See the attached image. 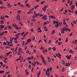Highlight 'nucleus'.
<instances>
[{
    "label": "nucleus",
    "mask_w": 77,
    "mask_h": 77,
    "mask_svg": "<svg viewBox=\"0 0 77 77\" xmlns=\"http://www.w3.org/2000/svg\"><path fill=\"white\" fill-rule=\"evenodd\" d=\"M68 29L66 27L63 28H61V30H62L61 32V33H64L65 31H66V32L68 31Z\"/></svg>",
    "instance_id": "obj_1"
},
{
    "label": "nucleus",
    "mask_w": 77,
    "mask_h": 77,
    "mask_svg": "<svg viewBox=\"0 0 77 77\" xmlns=\"http://www.w3.org/2000/svg\"><path fill=\"white\" fill-rule=\"evenodd\" d=\"M42 19L43 20H47V19H48V18H47V15H45L43 16L42 18Z\"/></svg>",
    "instance_id": "obj_2"
},
{
    "label": "nucleus",
    "mask_w": 77,
    "mask_h": 77,
    "mask_svg": "<svg viewBox=\"0 0 77 77\" xmlns=\"http://www.w3.org/2000/svg\"><path fill=\"white\" fill-rule=\"evenodd\" d=\"M16 18L17 20L20 21V16L19 15H17L16 16Z\"/></svg>",
    "instance_id": "obj_3"
},
{
    "label": "nucleus",
    "mask_w": 77,
    "mask_h": 77,
    "mask_svg": "<svg viewBox=\"0 0 77 77\" xmlns=\"http://www.w3.org/2000/svg\"><path fill=\"white\" fill-rule=\"evenodd\" d=\"M49 18H50V19H51L52 18H53V19H56V17L53 16H50L49 17Z\"/></svg>",
    "instance_id": "obj_4"
},
{
    "label": "nucleus",
    "mask_w": 77,
    "mask_h": 77,
    "mask_svg": "<svg viewBox=\"0 0 77 77\" xmlns=\"http://www.w3.org/2000/svg\"><path fill=\"white\" fill-rule=\"evenodd\" d=\"M10 53H12V51H10L9 52L7 53L6 54V56H8Z\"/></svg>",
    "instance_id": "obj_5"
},
{
    "label": "nucleus",
    "mask_w": 77,
    "mask_h": 77,
    "mask_svg": "<svg viewBox=\"0 0 77 77\" xmlns=\"http://www.w3.org/2000/svg\"><path fill=\"white\" fill-rule=\"evenodd\" d=\"M43 52L44 53H47L48 52V51H47V49H45V50H43Z\"/></svg>",
    "instance_id": "obj_6"
},
{
    "label": "nucleus",
    "mask_w": 77,
    "mask_h": 77,
    "mask_svg": "<svg viewBox=\"0 0 77 77\" xmlns=\"http://www.w3.org/2000/svg\"><path fill=\"white\" fill-rule=\"evenodd\" d=\"M38 30H39L38 31V32H42V30H41V28H38Z\"/></svg>",
    "instance_id": "obj_7"
},
{
    "label": "nucleus",
    "mask_w": 77,
    "mask_h": 77,
    "mask_svg": "<svg viewBox=\"0 0 77 77\" xmlns=\"http://www.w3.org/2000/svg\"><path fill=\"white\" fill-rule=\"evenodd\" d=\"M26 7H28V8H30V5L28 3L26 4Z\"/></svg>",
    "instance_id": "obj_8"
},
{
    "label": "nucleus",
    "mask_w": 77,
    "mask_h": 77,
    "mask_svg": "<svg viewBox=\"0 0 77 77\" xmlns=\"http://www.w3.org/2000/svg\"><path fill=\"white\" fill-rule=\"evenodd\" d=\"M42 9L43 11H44V12L45 11H46V8H42Z\"/></svg>",
    "instance_id": "obj_9"
},
{
    "label": "nucleus",
    "mask_w": 77,
    "mask_h": 77,
    "mask_svg": "<svg viewBox=\"0 0 77 77\" xmlns=\"http://www.w3.org/2000/svg\"><path fill=\"white\" fill-rule=\"evenodd\" d=\"M74 6H75L74 5H72V8H71V10H72L74 9Z\"/></svg>",
    "instance_id": "obj_10"
},
{
    "label": "nucleus",
    "mask_w": 77,
    "mask_h": 77,
    "mask_svg": "<svg viewBox=\"0 0 77 77\" xmlns=\"http://www.w3.org/2000/svg\"><path fill=\"white\" fill-rule=\"evenodd\" d=\"M70 66V63H68L66 65V66Z\"/></svg>",
    "instance_id": "obj_11"
},
{
    "label": "nucleus",
    "mask_w": 77,
    "mask_h": 77,
    "mask_svg": "<svg viewBox=\"0 0 77 77\" xmlns=\"http://www.w3.org/2000/svg\"><path fill=\"white\" fill-rule=\"evenodd\" d=\"M0 24H4V21L3 20H2L1 21Z\"/></svg>",
    "instance_id": "obj_12"
},
{
    "label": "nucleus",
    "mask_w": 77,
    "mask_h": 77,
    "mask_svg": "<svg viewBox=\"0 0 77 77\" xmlns=\"http://www.w3.org/2000/svg\"><path fill=\"white\" fill-rule=\"evenodd\" d=\"M3 35H4V32H2V33H0V36H2Z\"/></svg>",
    "instance_id": "obj_13"
},
{
    "label": "nucleus",
    "mask_w": 77,
    "mask_h": 77,
    "mask_svg": "<svg viewBox=\"0 0 77 77\" xmlns=\"http://www.w3.org/2000/svg\"><path fill=\"white\" fill-rule=\"evenodd\" d=\"M32 40H31V39H28L27 40V42H30Z\"/></svg>",
    "instance_id": "obj_14"
},
{
    "label": "nucleus",
    "mask_w": 77,
    "mask_h": 77,
    "mask_svg": "<svg viewBox=\"0 0 77 77\" xmlns=\"http://www.w3.org/2000/svg\"><path fill=\"white\" fill-rule=\"evenodd\" d=\"M0 9H4V8L5 9L6 8V7H4L3 6H2L0 7Z\"/></svg>",
    "instance_id": "obj_15"
},
{
    "label": "nucleus",
    "mask_w": 77,
    "mask_h": 77,
    "mask_svg": "<svg viewBox=\"0 0 77 77\" xmlns=\"http://www.w3.org/2000/svg\"><path fill=\"white\" fill-rule=\"evenodd\" d=\"M13 27H15V28L16 27H18V26H17L15 24H13Z\"/></svg>",
    "instance_id": "obj_16"
},
{
    "label": "nucleus",
    "mask_w": 77,
    "mask_h": 77,
    "mask_svg": "<svg viewBox=\"0 0 77 77\" xmlns=\"http://www.w3.org/2000/svg\"><path fill=\"white\" fill-rule=\"evenodd\" d=\"M62 44V42H59L58 43V45H60L61 44Z\"/></svg>",
    "instance_id": "obj_17"
},
{
    "label": "nucleus",
    "mask_w": 77,
    "mask_h": 77,
    "mask_svg": "<svg viewBox=\"0 0 77 77\" xmlns=\"http://www.w3.org/2000/svg\"><path fill=\"white\" fill-rule=\"evenodd\" d=\"M66 57L68 59H70V58L68 56V55L66 56Z\"/></svg>",
    "instance_id": "obj_18"
},
{
    "label": "nucleus",
    "mask_w": 77,
    "mask_h": 77,
    "mask_svg": "<svg viewBox=\"0 0 77 77\" xmlns=\"http://www.w3.org/2000/svg\"><path fill=\"white\" fill-rule=\"evenodd\" d=\"M20 34H21V33H18L17 34H16L15 36H19V35H20Z\"/></svg>",
    "instance_id": "obj_19"
},
{
    "label": "nucleus",
    "mask_w": 77,
    "mask_h": 77,
    "mask_svg": "<svg viewBox=\"0 0 77 77\" xmlns=\"http://www.w3.org/2000/svg\"><path fill=\"white\" fill-rule=\"evenodd\" d=\"M5 71L4 70L0 71V73L1 74H2V73H3Z\"/></svg>",
    "instance_id": "obj_20"
},
{
    "label": "nucleus",
    "mask_w": 77,
    "mask_h": 77,
    "mask_svg": "<svg viewBox=\"0 0 77 77\" xmlns=\"http://www.w3.org/2000/svg\"><path fill=\"white\" fill-rule=\"evenodd\" d=\"M8 7H9V8H11L12 7V6L9 4H8L7 5Z\"/></svg>",
    "instance_id": "obj_21"
},
{
    "label": "nucleus",
    "mask_w": 77,
    "mask_h": 77,
    "mask_svg": "<svg viewBox=\"0 0 77 77\" xmlns=\"http://www.w3.org/2000/svg\"><path fill=\"white\" fill-rule=\"evenodd\" d=\"M65 11H66L65 12H64L63 13V14H65L66 13H67V12H68V10H65Z\"/></svg>",
    "instance_id": "obj_22"
},
{
    "label": "nucleus",
    "mask_w": 77,
    "mask_h": 77,
    "mask_svg": "<svg viewBox=\"0 0 77 77\" xmlns=\"http://www.w3.org/2000/svg\"><path fill=\"white\" fill-rule=\"evenodd\" d=\"M69 53H73V51H72V49H71L69 51Z\"/></svg>",
    "instance_id": "obj_23"
},
{
    "label": "nucleus",
    "mask_w": 77,
    "mask_h": 77,
    "mask_svg": "<svg viewBox=\"0 0 77 77\" xmlns=\"http://www.w3.org/2000/svg\"><path fill=\"white\" fill-rule=\"evenodd\" d=\"M7 27H8V29H12V27H11V26H8Z\"/></svg>",
    "instance_id": "obj_24"
},
{
    "label": "nucleus",
    "mask_w": 77,
    "mask_h": 77,
    "mask_svg": "<svg viewBox=\"0 0 77 77\" xmlns=\"http://www.w3.org/2000/svg\"><path fill=\"white\" fill-rule=\"evenodd\" d=\"M28 34V32H26V33H25L23 35V36H26V35H27Z\"/></svg>",
    "instance_id": "obj_25"
},
{
    "label": "nucleus",
    "mask_w": 77,
    "mask_h": 77,
    "mask_svg": "<svg viewBox=\"0 0 77 77\" xmlns=\"http://www.w3.org/2000/svg\"><path fill=\"white\" fill-rule=\"evenodd\" d=\"M0 65H1V66H3V63L1 61L0 62Z\"/></svg>",
    "instance_id": "obj_26"
},
{
    "label": "nucleus",
    "mask_w": 77,
    "mask_h": 77,
    "mask_svg": "<svg viewBox=\"0 0 77 77\" xmlns=\"http://www.w3.org/2000/svg\"><path fill=\"white\" fill-rule=\"evenodd\" d=\"M5 27V26L3 25H1V29H3Z\"/></svg>",
    "instance_id": "obj_27"
},
{
    "label": "nucleus",
    "mask_w": 77,
    "mask_h": 77,
    "mask_svg": "<svg viewBox=\"0 0 77 77\" xmlns=\"http://www.w3.org/2000/svg\"><path fill=\"white\" fill-rule=\"evenodd\" d=\"M17 13H18V14H21V10H18L17 11Z\"/></svg>",
    "instance_id": "obj_28"
},
{
    "label": "nucleus",
    "mask_w": 77,
    "mask_h": 77,
    "mask_svg": "<svg viewBox=\"0 0 77 77\" xmlns=\"http://www.w3.org/2000/svg\"><path fill=\"white\" fill-rule=\"evenodd\" d=\"M43 63H44L45 65H46V63H45V60H43Z\"/></svg>",
    "instance_id": "obj_29"
},
{
    "label": "nucleus",
    "mask_w": 77,
    "mask_h": 77,
    "mask_svg": "<svg viewBox=\"0 0 77 77\" xmlns=\"http://www.w3.org/2000/svg\"><path fill=\"white\" fill-rule=\"evenodd\" d=\"M43 61V60H44V57H43V56H42V55H41V57Z\"/></svg>",
    "instance_id": "obj_30"
},
{
    "label": "nucleus",
    "mask_w": 77,
    "mask_h": 77,
    "mask_svg": "<svg viewBox=\"0 0 77 77\" xmlns=\"http://www.w3.org/2000/svg\"><path fill=\"white\" fill-rule=\"evenodd\" d=\"M52 49H53V51H55V50H56V48H55L54 47H53Z\"/></svg>",
    "instance_id": "obj_31"
},
{
    "label": "nucleus",
    "mask_w": 77,
    "mask_h": 77,
    "mask_svg": "<svg viewBox=\"0 0 77 77\" xmlns=\"http://www.w3.org/2000/svg\"><path fill=\"white\" fill-rule=\"evenodd\" d=\"M5 49H8V48H10V47H8V46L6 47H5Z\"/></svg>",
    "instance_id": "obj_32"
},
{
    "label": "nucleus",
    "mask_w": 77,
    "mask_h": 77,
    "mask_svg": "<svg viewBox=\"0 0 77 77\" xmlns=\"http://www.w3.org/2000/svg\"><path fill=\"white\" fill-rule=\"evenodd\" d=\"M1 20H3V19H4V18H5V17L4 16L2 17H1Z\"/></svg>",
    "instance_id": "obj_33"
},
{
    "label": "nucleus",
    "mask_w": 77,
    "mask_h": 77,
    "mask_svg": "<svg viewBox=\"0 0 77 77\" xmlns=\"http://www.w3.org/2000/svg\"><path fill=\"white\" fill-rule=\"evenodd\" d=\"M40 50H42L43 49H44V48L42 46L40 48Z\"/></svg>",
    "instance_id": "obj_34"
},
{
    "label": "nucleus",
    "mask_w": 77,
    "mask_h": 77,
    "mask_svg": "<svg viewBox=\"0 0 77 77\" xmlns=\"http://www.w3.org/2000/svg\"><path fill=\"white\" fill-rule=\"evenodd\" d=\"M45 1H43L42 2H41V5H43V4H44V3H45Z\"/></svg>",
    "instance_id": "obj_35"
},
{
    "label": "nucleus",
    "mask_w": 77,
    "mask_h": 77,
    "mask_svg": "<svg viewBox=\"0 0 77 77\" xmlns=\"http://www.w3.org/2000/svg\"><path fill=\"white\" fill-rule=\"evenodd\" d=\"M32 12H33L31 11V12H27L28 14H32Z\"/></svg>",
    "instance_id": "obj_36"
},
{
    "label": "nucleus",
    "mask_w": 77,
    "mask_h": 77,
    "mask_svg": "<svg viewBox=\"0 0 77 77\" xmlns=\"http://www.w3.org/2000/svg\"><path fill=\"white\" fill-rule=\"evenodd\" d=\"M5 18H9V16L7 15H5Z\"/></svg>",
    "instance_id": "obj_37"
},
{
    "label": "nucleus",
    "mask_w": 77,
    "mask_h": 77,
    "mask_svg": "<svg viewBox=\"0 0 77 77\" xmlns=\"http://www.w3.org/2000/svg\"><path fill=\"white\" fill-rule=\"evenodd\" d=\"M38 7H39V5H36L35 7V9H36V8H38Z\"/></svg>",
    "instance_id": "obj_38"
},
{
    "label": "nucleus",
    "mask_w": 77,
    "mask_h": 77,
    "mask_svg": "<svg viewBox=\"0 0 77 77\" xmlns=\"http://www.w3.org/2000/svg\"><path fill=\"white\" fill-rule=\"evenodd\" d=\"M35 18H36L35 15H33V17H32V18L33 19H35Z\"/></svg>",
    "instance_id": "obj_39"
},
{
    "label": "nucleus",
    "mask_w": 77,
    "mask_h": 77,
    "mask_svg": "<svg viewBox=\"0 0 77 77\" xmlns=\"http://www.w3.org/2000/svg\"><path fill=\"white\" fill-rule=\"evenodd\" d=\"M55 27H56V28H57V27H59V25H55Z\"/></svg>",
    "instance_id": "obj_40"
},
{
    "label": "nucleus",
    "mask_w": 77,
    "mask_h": 77,
    "mask_svg": "<svg viewBox=\"0 0 77 77\" xmlns=\"http://www.w3.org/2000/svg\"><path fill=\"white\" fill-rule=\"evenodd\" d=\"M77 40L76 39L75 40V42H74V44H76V43H77Z\"/></svg>",
    "instance_id": "obj_41"
},
{
    "label": "nucleus",
    "mask_w": 77,
    "mask_h": 77,
    "mask_svg": "<svg viewBox=\"0 0 77 77\" xmlns=\"http://www.w3.org/2000/svg\"><path fill=\"white\" fill-rule=\"evenodd\" d=\"M4 33H8V31H5L4 32H3Z\"/></svg>",
    "instance_id": "obj_42"
},
{
    "label": "nucleus",
    "mask_w": 77,
    "mask_h": 77,
    "mask_svg": "<svg viewBox=\"0 0 77 77\" xmlns=\"http://www.w3.org/2000/svg\"><path fill=\"white\" fill-rule=\"evenodd\" d=\"M36 63L35 62H34V66H35V65H36Z\"/></svg>",
    "instance_id": "obj_43"
},
{
    "label": "nucleus",
    "mask_w": 77,
    "mask_h": 77,
    "mask_svg": "<svg viewBox=\"0 0 77 77\" xmlns=\"http://www.w3.org/2000/svg\"><path fill=\"white\" fill-rule=\"evenodd\" d=\"M68 41V38H66V42H67Z\"/></svg>",
    "instance_id": "obj_44"
},
{
    "label": "nucleus",
    "mask_w": 77,
    "mask_h": 77,
    "mask_svg": "<svg viewBox=\"0 0 77 77\" xmlns=\"http://www.w3.org/2000/svg\"><path fill=\"white\" fill-rule=\"evenodd\" d=\"M7 29H8V28H7V27H5L4 28V30H6Z\"/></svg>",
    "instance_id": "obj_45"
},
{
    "label": "nucleus",
    "mask_w": 77,
    "mask_h": 77,
    "mask_svg": "<svg viewBox=\"0 0 77 77\" xmlns=\"http://www.w3.org/2000/svg\"><path fill=\"white\" fill-rule=\"evenodd\" d=\"M22 57V56H20L19 57V60H21V57Z\"/></svg>",
    "instance_id": "obj_46"
},
{
    "label": "nucleus",
    "mask_w": 77,
    "mask_h": 77,
    "mask_svg": "<svg viewBox=\"0 0 77 77\" xmlns=\"http://www.w3.org/2000/svg\"><path fill=\"white\" fill-rule=\"evenodd\" d=\"M40 73H41V72L39 71L38 73L37 74V75H40Z\"/></svg>",
    "instance_id": "obj_47"
},
{
    "label": "nucleus",
    "mask_w": 77,
    "mask_h": 77,
    "mask_svg": "<svg viewBox=\"0 0 77 77\" xmlns=\"http://www.w3.org/2000/svg\"><path fill=\"white\" fill-rule=\"evenodd\" d=\"M29 72H26V75H29Z\"/></svg>",
    "instance_id": "obj_48"
},
{
    "label": "nucleus",
    "mask_w": 77,
    "mask_h": 77,
    "mask_svg": "<svg viewBox=\"0 0 77 77\" xmlns=\"http://www.w3.org/2000/svg\"><path fill=\"white\" fill-rule=\"evenodd\" d=\"M23 60V57H22L21 58V60H20V62H22Z\"/></svg>",
    "instance_id": "obj_49"
},
{
    "label": "nucleus",
    "mask_w": 77,
    "mask_h": 77,
    "mask_svg": "<svg viewBox=\"0 0 77 77\" xmlns=\"http://www.w3.org/2000/svg\"><path fill=\"white\" fill-rule=\"evenodd\" d=\"M73 34V33L72 32H71V33H70L69 34V35L70 36H72V34Z\"/></svg>",
    "instance_id": "obj_50"
},
{
    "label": "nucleus",
    "mask_w": 77,
    "mask_h": 77,
    "mask_svg": "<svg viewBox=\"0 0 77 77\" xmlns=\"http://www.w3.org/2000/svg\"><path fill=\"white\" fill-rule=\"evenodd\" d=\"M19 24L21 25V26H23V24H22V23L20 22Z\"/></svg>",
    "instance_id": "obj_51"
},
{
    "label": "nucleus",
    "mask_w": 77,
    "mask_h": 77,
    "mask_svg": "<svg viewBox=\"0 0 77 77\" xmlns=\"http://www.w3.org/2000/svg\"><path fill=\"white\" fill-rule=\"evenodd\" d=\"M2 58H3V56L1 55L0 56V59H2Z\"/></svg>",
    "instance_id": "obj_52"
},
{
    "label": "nucleus",
    "mask_w": 77,
    "mask_h": 77,
    "mask_svg": "<svg viewBox=\"0 0 77 77\" xmlns=\"http://www.w3.org/2000/svg\"><path fill=\"white\" fill-rule=\"evenodd\" d=\"M69 4L70 3V0H68V2H67Z\"/></svg>",
    "instance_id": "obj_53"
},
{
    "label": "nucleus",
    "mask_w": 77,
    "mask_h": 77,
    "mask_svg": "<svg viewBox=\"0 0 77 77\" xmlns=\"http://www.w3.org/2000/svg\"><path fill=\"white\" fill-rule=\"evenodd\" d=\"M32 21H36V20L34 19H32Z\"/></svg>",
    "instance_id": "obj_54"
},
{
    "label": "nucleus",
    "mask_w": 77,
    "mask_h": 77,
    "mask_svg": "<svg viewBox=\"0 0 77 77\" xmlns=\"http://www.w3.org/2000/svg\"><path fill=\"white\" fill-rule=\"evenodd\" d=\"M49 70L50 71H51V70H52V67H50Z\"/></svg>",
    "instance_id": "obj_55"
},
{
    "label": "nucleus",
    "mask_w": 77,
    "mask_h": 77,
    "mask_svg": "<svg viewBox=\"0 0 77 77\" xmlns=\"http://www.w3.org/2000/svg\"><path fill=\"white\" fill-rule=\"evenodd\" d=\"M77 57H74V59L75 60H77Z\"/></svg>",
    "instance_id": "obj_56"
},
{
    "label": "nucleus",
    "mask_w": 77,
    "mask_h": 77,
    "mask_svg": "<svg viewBox=\"0 0 77 77\" xmlns=\"http://www.w3.org/2000/svg\"><path fill=\"white\" fill-rule=\"evenodd\" d=\"M30 25L31 26H33V23H30Z\"/></svg>",
    "instance_id": "obj_57"
},
{
    "label": "nucleus",
    "mask_w": 77,
    "mask_h": 77,
    "mask_svg": "<svg viewBox=\"0 0 77 77\" xmlns=\"http://www.w3.org/2000/svg\"><path fill=\"white\" fill-rule=\"evenodd\" d=\"M18 54L19 55H20V51H19L18 52Z\"/></svg>",
    "instance_id": "obj_58"
},
{
    "label": "nucleus",
    "mask_w": 77,
    "mask_h": 77,
    "mask_svg": "<svg viewBox=\"0 0 77 77\" xmlns=\"http://www.w3.org/2000/svg\"><path fill=\"white\" fill-rule=\"evenodd\" d=\"M71 24L72 27H74V24H73V23H72V22L71 23Z\"/></svg>",
    "instance_id": "obj_59"
},
{
    "label": "nucleus",
    "mask_w": 77,
    "mask_h": 77,
    "mask_svg": "<svg viewBox=\"0 0 77 77\" xmlns=\"http://www.w3.org/2000/svg\"><path fill=\"white\" fill-rule=\"evenodd\" d=\"M55 33V31L54 30H53L52 33Z\"/></svg>",
    "instance_id": "obj_60"
},
{
    "label": "nucleus",
    "mask_w": 77,
    "mask_h": 77,
    "mask_svg": "<svg viewBox=\"0 0 77 77\" xmlns=\"http://www.w3.org/2000/svg\"><path fill=\"white\" fill-rule=\"evenodd\" d=\"M50 61H51V59H48V62H50Z\"/></svg>",
    "instance_id": "obj_61"
},
{
    "label": "nucleus",
    "mask_w": 77,
    "mask_h": 77,
    "mask_svg": "<svg viewBox=\"0 0 77 77\" xmlns=\"http://www.w3.org/2000/svg\"><path fill=\"white\" fill-rule=\"evenodd\" d=\"M63 24L64 25H65L66 24V21H64L63 23Z\"/></svg>",
    "instance_id": "obj_62"
},
{
    "label": "nucleus",
    "mask_w": 77,
    "mask_h": 77,
    "mask_svg": "<svg viewBox=\"0 0 77 77\" xmlns=\"http://www.w3.org/2000/svg\"><path fill=\"white\" fill-rule=\"evenodd\" d=\"M58 56H61V54H60L59 53H58Z\"/></svg>",
    "instance_id": "obj_63"
},
{
    "label": "nucleus",
    "mask_w": 77,
    "mask_h": 77,
    "mask_svg": "<svg viewBox=\"0 0 77 77\" xmlns=\"http://www.w3.org/2000/svg\"><path fill=\"white\" fill-rule=\"evenodd\" d=\"M30 52V51H29L28 50H27L26 51V53H29Z\"/></svg>",
    "instance_id": "obj_64"
}]
</instances>
